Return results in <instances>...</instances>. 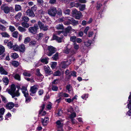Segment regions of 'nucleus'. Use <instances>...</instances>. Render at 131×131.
I'll list each match as a JSON object with an SVG mask.
<instances>
[{"label":"nucleus","mask_w":131,"mask_h":131,"mask_svg":"<svg viewBox=\"0 0 131 131\" xmlns=\"http://www.w3.org/2000/svg\"><path fill=\"white\" fill-rule=\"evenodd\" d=\"M16 87L14 84L12 85L11 86L10 89L8 91V93L10 94L13 98L15 96H18L20 95V93L19 92V90L15 91Z\"/></svg>","instance_id":"obj_1"},{"label":"nucleus","mask_w":131,"mask_h":131,"mask_svg":"<svg viewBox=\"0 0 131 131\" xmlns=\"http://www.w3.org/2000/svg\"><path fill=\"white\" fill-rule=\"evenodd\" d=\"M21 90L24 94V96L26 97V102L28 103L30 101L31 97L28 96V93L27 88L26 86H23L21 89Z\"/></svg>","instance_id":"obj_2"},{"label":"nucleus","mask_w":131,"mask_h":131,"mask_svg":"<svg viewBox=\"0 0 131 131\" xmlns=\"http://www.w3.org/2000/svg\"><path fill=\"white\" fill-rule=\"evenodd\" d=\"M68 20V21H67V22H64V24L67 25L71 24L73 26H75L78 24V21H76L72 18H69Z\"/></svg>","instance_id":"obj_3"},{"label":"nucleus","mask_w":131,"mask_h":131,"mask_svg":"<svg viewBox=\"0 0 131 131\" xmlns=\"http://www.w3.org/2000/svg\"><path fill=\"white\" fill-rule=\"evenodd\" d=\"M57 11L56 8L52 7L48 10V13L51 16L54 17L56 15L57 13Z\"/></svg>","instance_id":"obj_4"},{"label":"nucleus","mask_w":131,"mask_h":131,"mask_svg":"<svg viewBox=\"0 0 131 131\" xmlns=\"http://www.w3.org/2000/svg\"><path fill=\"white\" fill-rule=\"evenodd\" d=\"M38 86L37 85H35L31 86L30 90V95L32 96H34L35 95L38 88Z\"/></svg>","instance_id":"obj_5"},{"label":"nucleus","mask_w":131,"mask_h":131,"mask_svg":"<svg viewBox=\"0 0 131 131\" xmlns=\"http://www.w3.org/2000/svg\"><path fill=\"white\" fill-rule=\"evenodd\" d=\"M39 27L38 25H35L33 27H29L28 30L29 32L33 34H35L37 32V30L38 29Z\"/></svg>","instance_id":"obj_6"},{"label":"nucleus","mask_w":131,"mask_h":131,"mask_svg":"<svg viewBox=\"0 0 131 131\" xmlns=\"http://www.w3.org/2000/svg\"><path fill=\"white\" fill-rule=\"evenodd\" d=\"M2 10H3L5 13L8 14L10 12V8L6 5L3 4L1 7Z\"/></svg>","instance_id":"obj_7"},{"label":"nucleus","mask_w":131,"mask_h":131,"mask_svg":"<svg viewBox=\"0 0 131 131\" xmlns=\"http://www.w3.org/2000/svg\"><path fill=\"white\" fill-rule=\"evenodd\" d=\"M48 49L49 51L48 53L47 54L49 56H51L56 51V49L53 47L51 46H49Z\"/></svg>","instance_id":"obj_8"},{"label":"nucleus","mask_w":131,"mask_h":131,"mask_svg":"<svg viewBox=\"0 0 131 131\" xmlns=\"http://www.w3.org/2000/svg\"><path fill=\"white\" fill-rule=\"evenodd\" d=\"M38 24L41 30L45 31L48 29V26L46 25H44V24H43L41 22L39 21L38 22Z\"/></svg>","instance_id":"obj_9"},{"label":"nucleus","mask_w":131,"mask_h":131,"mask_svg":"<svg viewBox=\"0 0 131 131\" xmlns=\"http://www.w3.org/2000/svg\"><path fill=\"white\" fill-rule=\"evenodd\" d=\"M129 104H127L128 107L130 110L128 111L127 113V114L129 116L131 115V93H130V95L128 97Z\"/></svg>","instance_id":"obj_10"},{"label":"nucleus","mask_w":131,"mask_h":131,"mask_svg":"<svg viewBox=\"0 0 131 131\" xmlns=\"http://www.w3.org/2000/svg\"><path fill=\"white\" fill-rule=\"evenodd\" d=\"M44 69L45 73L48 75H50L52 73V72L48 66H44Z\"/></svg>","instance_id":"obj_11"},{"label":"nucleus","mask_w":131,"mask_h":131,"mask_svg":"<svg viewBox=\"0 0 131 131\" xmlns=\"http://www.w3.org/2000/svg\"><path fill=\"white\" fill-rule=\"evenodd\" d=\"M63 36L62 35L61 36V37H58L57 36L54 34L53 35V40H56L58 42H62V39L63 38Z\"/></svg>","instance_id":"obj_12"},{"label":"nucleus","mask_w":131,"mask_h":131,"mask_svg":"<svg viewBox=\"0 0 131 131\" xmlns=\"http://www.w3.org/2000/svg\"><path fill=\"white\" fill-rule=\"evenodd\" d=\"M26 15L33 17L35 16V14L30 9H28L26 12Z\"/></svg>","instance_id":"obj_13"},{"label":"nucleus","mask_w":131,"mask_h":131,"mask_svg":"<svg viewBox=\"0 0 131 131\" xmlns=\"http://www.w3.org/2000/svg\"><path fill=\"white\" fill-rule=\"evenodd\" d=\"M14 106V104L12 102H9L6 105V107L7 109H11Z\"/></svg>","instance_id":"obj_14"},{"label":"nucleus","mask_w":131,"mask_h":131,"mask_svg":"<svg viewBox=\"0 0 131 131\" xmlns=\"http://www.w3.org/2000/svg\"><path fill=\"white\" fill-rule=\"evenodd\" d=\"M49 121V119L48 117H45L44 119H41V122L43 125L44 126L46 125L48 123Z\"/></svg>","instance_id":"obj_15"},{"label":"nucleus","mask_w":131,"mask_h":131,"mask_svg":"<svg viewBox=\"0 0 131 131\" xmlns=\"http://www.w3.org/2000/svg\"><path fill=\"white\" fill-rule=\"evenodd\" d=\"M56 123L58 125V128H59L58 130L59 131H62V128L63 125V124L61 123L60 121H58L56 122Z\"/></svg>","instance_id":"obj_16"},{"label":"nucleus","mask_w":131,"mask_h":131,"mask_svg":"<svg viewBox=\"0 0 131 131\" xmlns=\"http://www.w3.org/2000/svg\"><path fill=\"white\" fill-rule=\"evenodd\" d=\"M25 45L23 44H21L19 46L18 51L23 52L25 50Z\"/></svg>","instance_id":"obj_17"},{"label":"nucleus","mask_w":131,"mask_h":131,"mask_svg":"<svg viewBox=\"0 0 131 131\" xmlns=\"http://www.w3.org/2000/svg\"><path fill=\"white\" fill-rule=\"evenodd\" d=\"M58 96L59 97H69V95L67 94L63 93V92H61L59 93L58 94Z\"/></svg>","instance_id":"obj_18"},{"label":"nucleus","mask_w":131,"mask_h":131,"mask_svg":"<svg viewBox=\"0 0 131 131\" xmlns=\"http://www.w3.org/2000/svg\"><path fill=\"white\" fill-rule=\"evenodd\" d=\"M36 74L38 77H41V79H40L39 81H41L42 79L43 78V76L40 73V70L39 69H37L36 70Z\"/></svg>","instance_id":"obj_19"},{"label":"nucleus","mask_w":131,"mask_h":131,"mask_svg":"<svg viewBox=\"0 0 131 131\" xmlns=\"http://www.w3.org/2000/svg\"><path fill=\"white\" fill-rule=\"evenodd\" d=\"M5 110L4 107H2L0 108V115L1 116V120L3 119V115H4L5 112Z\"/></svg>","instance_id":"obj_20"},{"label":"nucleus","mask_w":131,"mask_h":131,"mask_svg":"<svg viewBox=\"0 0 131 131\" xmlns=\"http://www.w3.org/2000/svg\"><path fill=\"white\" fill-rule=\"evenodd\" d=\"M1 34L3 37L9 38L10 37V36L9 34L5 31L1 32Z\"/></svg>","instance_id":"obj_21"},{"label":"nucleus","mask_w":131,"mask_h":131,"mask_svg":"<svg viewBox=\"0 0 131 131\" xmlns=\"http://www.w3.org/2000/svg\"><path fill=\"white\" fill-rule=\"evenodd\" d=\"M0 73L2 74L7 75L8 72L2 67H0Z\"/></svg>","instance_id":"obj_22"},{"label":"nucleus","mask_w":131,"mask_h":131,"mask_svg":"<svg viewBox=\"0 0 131 131\" xmlns=\"http://www.w3.org/2000/svg\"><path fill=\"white\" fill-rule=\"evenodd\" d=\"M55 28L57 30H62L64 28L62 24H59L57 25Z\"/></svg>","instance_id":"obj_23"},{"label":"nucleus","mask_w":131,"mask_h":131,"mask_svg":"<svg viewBox=\"0 0 131 131\" xmlns=\"http://www.w3.org/2000/svg\"><path fill=\"white\" fill-rule=\"evenodd\" d=\"M43 34L42 33H39V34L37 35L36 39L38 40H41L42 37H43Z\"/></svg>","instance_id":"obj_24"},{"label":"nucleus","mask_w":131,"mask_h":131,"mask_svg":"<svg viewBox=\"0 0 131 131\" xmlns=\"http://www.w3.org/2000/svg\"><path fill=\"white\" fill-rule=\"evenodd\" d=\"M22 16L21 13L19 12L16 14L15 16V18L17 21L19 20Z\"/></svg>","instance_id":"obj_25"},{"label":"nucleus","mask_w":131,"mask_h":131,"mask_svg":"<svg viewBox=\"0 0 131 131\" xmlns=\"http://www.w3.org/2000/svg\"><path fill=\"white\" fill-rule=\"evenodd\" d=\"M5 52V48L2 45H0V56L2 54Z\"/></svg>","instance_id":"obj_26"},{"label":"nucleus","mask_w":131,"mask_h":131,"mask_svg":"<svg viewBox=\"0 0 131 131\" xmlns=\"http://www.w3.org/2000/svg\"><path fill=\"white\" fill-rule=\"evenodd\" d=\"M2 80L5 85L8 84L9 83V80L8 78L6 77H4L3 79Z\"/></svg>","instance_id":"obj_27"},{"label":"nucleus","mask_w":131,"mask_h":131,"mask_svg":"<svg viewBox=\"0 0 131 131\" xmlns=\"http://www.w3.org/2000/svg\"><path fill=\"white\" fill-rule=\"evenodd\" d=\"M13 77L16 79L18 81L20 80V76L18 74H16L13 75Z\"/></svg>","instance_id":"obj_28"},{"label":"nucleus","mask_w":131,"mask_h":131,"mask_svg":"<svg viewBox=\"0 0 131 131\" xmlns=\"http://www.w3.org/2000/svg\"><path fill=\"white\" fill-rule=\"evenodd\" d=\"M11 56L12 58L16 59L19 56L17 53H11Z\"/></svg>","instance_id":"obj_29"},{"label":"nucleus","mask_w":131,"mask_h":131,"mask_svg":"<svg viewBox=\"0 0 131 131\" xmlns=\"http://www.w3.org/2000/svg\"><path fill=\"white\" fill-rule=\"evenodd\" d=\"M86 5L85 4H82L80 5L79 9L80 10L82 11L85 10Z\"/></svg>","instance_id":"obj_30"},{"label":"nucleus","mask_w":131,"mask_h":131,"mask_svg":"<svg viewBox=\"0 0 131 131\" xmlns=\"http://www.w3.org/2000/svg\"><path fill=\"white\" fill-rule=\"evenodd\" d=\"M23 75L25 76L30 77L31 75L29 72L28 71L25 70L24 71L23 73Z\"/></svg>","instance_id":"obj_31"},{"label":"nucleus","mask_w":131,"mask_h":131,"mask_svg":"<svg viewBox=\"0 0 131 131\" xmlns=\"http://www.w3.org/2000/svg\"><path fill=\"white\" fill-rule=\"evenodd\" d=\"M66 88L68 93H70L71 91H72V87L70 85H67L66 86Z\"/></svg>","instance_id":"obj_32"},{"label":"nucleus","mask_w":131,"mask_h":131,"mask_svg":"<svg viewBox=\"0 0 131 131\" xmlns=\"http://www.w3.org/2000/svg\"><path fill=\"white\" fill-rule=\"evenodd\" d=\"M21 7L20 5H15V10L16 11L20 10L21 9Z\"/></svg>","instance_id":"obj_33"},{"label":"nucleus","mask_w":131,"mask_h":131,"mask_svg":"<svg viewBox=\"0 0 131 131\" xmlns=\"http://www.w3.org/2000/svg\"><path fill=\"white\" fill-rule=\"evenodd\" d=\"M40 61L42 62L45 64H47L48 62V59L46 58H41L40 59Z\"/></svg>","instance_id":"obj_34"},{"label":"nucleus","mask_w":131,"mask_h":131,"mask_svg":"<svg viewBox=\"0 0 131 131\" xmlns=\"http://www.w3.org/2000/svg\"><path fill=\"white\" fill-rule=\"evenodd\" d=\"M18 30L20 32H25L26 30L25 29L23 28L20 26H19L18 28Z\"/></svg>","instance_id":"obj_35"},{"label":"nucleus","mask_w":131,"mask_h":131,"mask_svg":"<svg viewBox=\"0 0 131 131\" xmlns=\"http://www.w3.org/2000/svg\"><path fill=\"white\" fill-rule=\"evenodd\" d=\"M19 46L17 44H15L13 46V49L15 51H18L19 50Z\"/></svg>","instance_id":"obj_36"},{"label":"nucleus","mask_w":131,"mask_h":131,"mask_svg":"<svg viewBox=\"0 0 131 131\" xmlns=\"http://www.w3.org/2000/svg\"><path fill=\"white\" fill-rule=\"evenodd\" d=\"M21 25L23 27L26 28H28L29 27V25L28 24L24 22L22 23Z\"/></svg>","instance_id":"obj_37"},{"label":"nucleus","mask_w":131,"mask_h":131,"mask_svg":"<svg viewBox=\"0 0 131 131\" xmlns=\"http://www.w3.org/2000/svg\"><path fill=\"white\" fill-rule=\"evenodd\" d=\"M12 64L14 66L17 67L19 65V63L16 61H13L12 63Z\"/></svg>","instance_id":"obj_38"},{"label":"nucleus","mask_w":131,"mask_h":131,"mask_svg":"<svg viewBox=\"0 0 131 131\" xmlns=\"http://www.w3.org/2000/svg\"><path fill=\"white\" fill-rule=\"evenodd\" d=\"M18 32L17 31L14 32L12 34L13 36L16 38H17L18 37Z\"/></svg>","instance_id":"obj_39"},{"label":"nucleus","mask_w":131,"mask_h":131,"mask_svg":"<svg viewBox=\"0 0 131 131\" xmlns=\"http://www.w3.org/2000/svg\"><path fill=\"white\" fill-rule=\"evenodd\" d=\"M58 58V53H56L52 57V58L53 60H56Z\"/></svg>","instance_id":"obj_40"},{"label":"nucleus","mask_w":131,"mask_h":131,"mask_svg":"<svg viewBox=\"0 0 131 131\" xmlns=\"http://www.w3.org/2000/svg\"><path fill=\"white\" fill-rule=\"evenodd\" d=\"M76 37L75 36H72L70 37V40L71 41L74 42L76 40Z\"/></svg>","instance_id":"obj_41"},{"label":"nucleus","mask_w":131,"mask_h":131,"mask_svg":"<svg viewBox=\"0 0 131 131\" xmlns=\"http://www.w3.org/2000/svg\"><path fill=\"white\" fill-rule=\"evenodd\" d=\"M76 115L75 113L73 112L70 115V117L71 119L73 118L74 117H76Z\"/></svg>","instance_id":"obj_42"},{"label":"nucleus","mask_w":131,"mask_h":131,"mask_svg":"<svg viewBox=\"0 0 131 131\" xmlns=\"http://www.w3.org/2000/svg\"><path fill=\"white\" fill-rule=\"evenodd\" d=\"M30 39L29 37H27L24 40V43L25 44H27L30 41Z\"/></svg>","instance_id":"obj_43"},{"label":"nucleus","mask_w":131,"mask_h":131,"mask_svg":"<svg viewBox=\"0 0 131 131\" xmlns=\"http://www.w3.org/2000/svg\"><path fill=\"white\" fill-rule=\"evenodd\" d=\"M13 44L11 41L9 42L8 43L7 46L10 49L12 48L13 47Z\"/></svg>","instance_id":"obj_44"},{"label":"nucleus","mask_w":131,"mask_h":131,"mask_svg":"<svg viewBox=\"0 0 131 131\" xmlns=\"http://www.w3.org/2000/svg\"><path fill=\"white\" fill-rule=\"evenodd\" d=\"M6 29V28L5 27L2 25H0V30L2 31H5Z\"/></svg>","instance_id":"obj_45"},{"label":"nucleus","mask_w":131,"mask_h":131,"mask_svg":"<svg viewBox=\"0 0 131 131\" xmlns=\"http://www.w3.org/2000/svg\"><path fill=\"white\" fill-rule=\"evenodd\" d=\"M61 75V72L59 71H57L54 73V75L55 76H59Z\"/></svg>","instance_id":"obj_46"},{"label":"nucleus","mask_w":131,"mask_h":131,"mask_svg":"<svg viewBox=\"0 0 131 131\" xmlns=\"http://www.w3.org/2000/svg\"><path fill=\"white\" fill-rule=\"evenodd\" d=\"M82 15L81 13V14L78 15V14L76 15H75V18L78 19H80V18L82 16Z\"/></svg>","instance_id":"obj_47"},{"label":"nucleus","mask_w":131,"mask_h":131,"mask_svg":"<svg viewBox=\"0 0 131 131\" xmlns=\"http://www.w3.org/2000/svg\"><path fill=\"white\" fill-rule=\"evenodd\" d=\"M23 20L25 22H27L29 20V18L27 16H25L22 18Z\"/></svg>","instance_id":"obj_48"},{"label":"nucleus","mask_w":131,"mask_h":131,"mask_svg":"<svg viewBox=\"0 0 131 131\" xmlns=\"http://www.w3.org/2000/svg\"><path fill=\"white\" fill-rule=\"evenodd\" d=\"M37 42L35 41H31L29 43V45L31 46H35L36 45Z\"/></svg>","instance_id":"obj_49"},{"label":"nucleus","mask_w":131,"mask_h":131,"mask_svg":"<svg viewBox=\"0 0 131 131\" xmlns=\"http://www.w3.org/2000/svg\"><path fill=\"white\" fill-rule=\"evenodd\" d=\"M85 45L86 46L88 47L90 46L91 44V40H89L84 43Z\"/></svg>","instance_id":"obj_50"},{"label":"nucleus","mask_w":131,"mask_h":131,"mask_svg":"<svg viewBox=\"0 0 131 131\" xmlns=\"http://www.w3.org/2000/svg\"><path fill=\"white\" fill-rule=\"evenodd\" d=\"M9 30L12 32L14 31L15 30V27L14 26H9Z\"/></svg>","instance_id":"obj_51"},{"label":"nucleus","mask_w":131,"mask_h":131,"mask_svg":"<svg viewBox=\"0 0 131 131\" xmlns=\"http://www.w3.org/2000/svg\"><path fill=\"white\" fill-rule=\"evenodd\" d=\"M57 63L56 62H53L51 64V67L52 69H54L56 66Z\"/></svg>","instance_id":"obj_52"},{"label":"nucleus","mask_w":131,"mask_h":131,"mask_svg":"<svg viewBox=\"0 0 131 131\" xmlns=\"http://www.w3.org/2000/svg\"><path fill=\"white\" fill-rule=\"evenodd\" d=\"M77 13H80V12L78 11L77 10L75 9H74L72 10V14L73 16H74Z\"/></svg>","instance_id":"obj_53"},{"label":"nucleus","mask_w":131,"mask_h":131,"mask_svg":"<svg viewBox=\"0 0 131 131\" xmlns=\"http://www.w3.org/2000/svg\"><path fill=\"white\" fill-rule=\"evenodd\" d=\"M73 47L74 49L76 50H77L79 48V46L75 43H74L73 45Z\"/></svg>","instance_id":"obj_54"},{"label":"nucleus","mask_w":131,"mask_h":131,"mask_svg":"<svg viewBox=\"0 0 131 131\" xmlns=\"http://www.w3.org/2000/svg\"><path fill=\"white\" fill-rule=\"evenodd\" d=\"M1 97L2 99V101L4 103H6L7 101L6 98L4 96L2 95H1Z\"/></svg>","instance_id":"obj_55"},{"label":"nucleus","mask_w":131,"mask_h":131,"mask_svg":"<svg viewBox=\"0 0 131 131\" xmlns=\"http://www.w3.org/2000/svg\"><path fill=\"white\" fill-rule=\"evenodd\" d=\"M88 96V94H85L81 96V98L83 99L86 100Z\"/></svg>","instance_id":"obj_56"},{"label":"nucleus","mask_w":131,"mask_h":131,"mask_svg":"<svg viewBox=\"0 0 131 131\" xmlns=\"http://www.w3.org/2000/svg\"><path fill=\"white\" fill-rule=\"evenodd\" d=\"M70 50L69 49H68L67 47L65 49H64V52L66 53V54H68L70 52Z\"/></svg>","instance_id":"obj_57"},{"label":"nucleus","mask_w":131,"mask_h":131,"mask_svg":"<svg viewBox=\"0 0 131 131\" xmlns=\"http://www.w3.org/2000/svg\"><path fill=\"white\" fill-rule=\"evenodd\" d=\"M66 61H64L63 63H62V68H65L67 67V66L66 65Z\"/></svg>","instance_id":"obj_58"},{"label":"nucleus","mask_w":131,"mask_h":131,"mask_svg":"<svg viewBox=\"0 0 131 131\" xmlns=\"http://www.w3.org/2000/svg\"><path fill=\"white\" fill-rule=\"evenodd\" d=\"M52 90L54 91H57L58 90V88L56 86L53 85L52 86Z\"/></svg>","instance_id":"obj_59"},{"label":"nucleus","mask_w":131,"mask_h":131,"mask_svg":"<svg viewBox=\"0 0 131 131\" xmlns=\"http://www.w3.org/2000/svg\"><path fill=\"white\" fill-rule=\"evenodd\" d=\"M63 12L66 14H69L70 13V10L67 9L63 10Z\"/></svg>","instance_id":"obj_60"},{"label":"nucleus","mask_w":131,"mask_h":131,"mask_svg":"<svg viewBox=\"0 0 131 131\" xmlns=\"http://www.w3.org/2000/svg\"><path fill=\"white\" fill-rule=\"evenodd\" d=\"M89 27H86L84 31V33L86 35L87 34V31L89 30Z\"/></svg>","instance_id":"obj_61"},{"label":"nucleus","mask_w":131,"mask_h":131,"mask_svg":"<svg viewBox=\"0 0 131 131\" xmlns=\"http://www.w3.org/2000/svg\"><path fill=\"white\" fill-rule=\"evenodd\" d=\"M0 22L3 24H8V23L5 20L2 19H0Z\"/></svg>","instance_id":"obj_62"},{"label":"nucleus","mask_w":131,"mask_h":131,"mask_svg":"<svg viewBox=\"0 0 131 131\" xmlns=\"http://www.w3.org/2000/svg\"><path fill=\"white\" fill-rule=\"evenodd\" d=\"M62 110H60L58 111L57 113V114L58 116H60L62 115Z\"/></svg>","instance_id":"obj_63"},{"label":"nucleus","mask_w":131,"mask_h":131,"mask_svg":"<svg viewBox=\"0 0 131 131\" xmlns=\"http://www.w3.org/2000/svg\"><path fill=\"white\" fill-rule=\"evenodd\" d=\"M94 33L92 31H89L88 32V37H91L93 35Z\"/></svg>","instance_id":"obj_64"}]
</instances>
